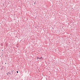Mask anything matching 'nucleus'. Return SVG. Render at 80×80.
Returning a JSON list of instances; mask_svg holds the SVG:
<instances>
[{"mask_svg": "<svg viewBox=\"0 0 80 80\" xmlns=\"http://www.w3.org/2000/svg\"><path fill=\"white\" fill-rule=\"evenodd\" d=\"M42 57H41L40 58H39V59H40V60H42Z\"/></svg>", "mask_w": 80, "mask_h": 80, "instance_id": "obj_1", "label": "nucleus"}, {"mask_svg": "<svg viewBox=\"0 0 80 80\" xmlns=\"http://www.w3.org/2000/svg\"><path fill=\"white\" fill-rule=\"evenodd\" d=\"M37 59H38V58L39 59V58H38V57H37Z\"/></svg>", "mask_w": 80, "mask_h": 80, "instance_id": "obj_2", "label": "nucleus"}, {"mask_svg": "<svg viewBox=\"0 0 80 80\" xmlns=\"http://www.w3.org/2000/svg\"><path fill=\"white\" fill-rule=\"evenodd\" d=\"M17 73H18V71H17Z\"/></svg>", "mask_w": 80, "mask_h": 80, "instance_id": "obj_3", "label": "nucleus"}, {"mask_svg": "<svg viewBox=\"0 0 80 80\" xmlns=\"http://www.w3.org/2000/svg\"><path fill=\"white\" fill-rule=\"evenodd\" d=\"M5 64H7V63H5Z\"/></svg>", "mask_w": 80, "mask_h": 80, "instance_id": "obj_4", "label": "nucleus"}, {"mask_svg": "<svg viewBox=\"0 0 80 80\" xmlns=\"http://www.w3.org/2000/svg\"><path fill=\"white\" fill-rule=\"evenodd\" d=\"M34 4H35V3H34Z\"/></svg>", "mask_w": 80, "mask_h": 80, "instance_id": "obj_5", "label": "nucleus"}]
</instances>
